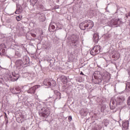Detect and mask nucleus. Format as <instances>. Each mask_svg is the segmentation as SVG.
Instances as JSON below:
<instances>
[{
	"label": "nucleus",
	"instance_id": "obj_1",
	"mask_svg": "<svg viewBox=\"0 0 130 130\" xmlns=\"http://www.w3.org/2000/svg\"><path fill=\"white\" fill-rule=\"evenodd\" d=\"M96 74V73H94L93 74L94 78L95 79V81H94V79H92V81L94 83V84H100L101 82H102V80H103V78L104 79H106V80H110V74H109L108 72H104L103 74H102L100 71H98L97 72Z\"/></svg>",
	"mask_w": 130,
	"mask_h": 130
},
{
	"label": "nucleus",
	"instance_id": "obj_2",
	"mask_svg": "<svg viewBox=\"0 0 130 130\" xmlns=\"http://www.w3.org/2000/svg\"><path fill=\"white\" fill-rule=\"evenodd\" d=\"M125 101V96L123 95H119L115 97L114 99H111L110 102V108L112 110L115 109L118 105H121L123 101Z\"/></svg>",
	"mask_w": 130,
	"mask_h": 130
},
{
	"label": "nucleus",
	"instance_id": "obj_3",
	"mask_svg": "<svg viewBox=\"0 0 130 130\" xmlns=\"http://www.w3.org/2000/svg\"><path fill=\"white\" fill-rule=\"evenodd\" d=\"M126 16L122 14H118L117 16V18L112 19L108 23L109 27H113L114 26H118L123 23L125 22Z\"/></svg>",
	"mask_w": 130,
	"mask_h": 130
},
{
	"label": "nucleus",
	"instance_id": "obj_4",
	"mask_svg": "<svg viewBox=\"0 0 130 130\" xmlns=\"http://www.w3.org/2000/svg\"><path fill=\"white\" fill-rule=\"evenodd\" d=\"M93 26L94 22L90 20H85L79 24V27L81 30H86L87 28L92 29Z\"/></svg>",
	"mask_w": 130,
	"mask_h": 130
},
{
	"label": "nucleus",
	"instance_id": "obj_5",
	"mask_svg": "<svg viewBox=\"0 0 130 130\" xmlns=\"http://www.w3.org/2000/svg\"><path fill=\"white\" fill-rule=\"evenodd\" d=\"M39 114L43 118H47L50 114V108L47 106H45L40 110Z\"/></svg>",
	"mask_w": 130,
	"mask_h": 130
},
{
	"label": "nucleus",
	"instance_id": "obj_6",
	"mask_svg": "<svg viewBox=\"0 0 130 130\" xmlns=\"http://www.w3.org/2000/svg\"><path fill=\"white\" fill-rule=\"evenodd\" d=\"M16 68L19 71H21V70H23L25 67V63L22 59H17L15 62Z\"/></svg>",
	"mask_w": 130,
	"mask_h": 130
},
{
	"label": "nucleus",
	"instance_id": "obj_7",
	"mask_svg": "<svg viewBox=\"0 0 130 130\" xmlns=\"http://www.w3.org/2000/svg\"><path fill=\"white\" fill-rule=\"evenodd\" d=\"M43 84L45 86H48L49 87H51V86L55 87V86H56V82L53 80L48 81L47 79H45L43 82Z\"/></svg>",
	"mask_w": 130,
	"mask_h": 130
},
{
	"label": "nucleus",
	"instance_id": "obj_8",
	"mask_svg": "<svg viewBox=\"0 0 130 130\" xmlns=\"http://www.w3.org/2000/svg\"><path fill=\"white\" fill-rule=\"evenodd\" d=\"M41 86L39 85H35L31 87H30L28 90H27V93L29 94H31V95H33L35 94V92H36V90L38 89V88H40Z\"/></svg>",
	"mask_w": 130,
	"mask_h": 130
},
{
	"label": "nucleus",
	"instance_id": "obj_9",
	"mask_svg": "<svg viewBox=\"0 0 130 130\" xmlns=\"http://www.w3.org/2000/svg\"><path fill=\"white\" fill-rule=\"evenodd\" d=\"M93 42L95 43H98V42L100 40L99 39V34L97 33H94L93 35V38H92Z\"/></svg>",
	"mask_w": 130,
	"mask_h": 130
},
{
	"label": "nucleus",
	"instance_id": "obj_10",
	"mask_svg": "<svg viewBox=\"0 0 130 130\" xmlns=\"http://www.w3.org/2000/svg\"><path fill=\"white\" fill-rule=\"evenodd\" d=\"M80 113L82 116H86L88 114V109L86 108H82L80 111Z\"/></svg>",
	"mask_w": 130,
	"mask_h": 130
},
{
	"label": "nucleus",
	"instance_id": "obj_11",
	"mask_svg": "<svg viewBox=\"0 0 130 130\" xmlns=\"http://www.w3.org/2000/svg\"><path fill=\"white\" fill-rule=\"evenodd\" d=\"M23 60L25 61V63H24L25 65L27 64V66H29V64H30V58L27 55H25L23 57Z\"/></svg>",
	"mask_w": 130,
	"mask_h": 130
},
{
	"label": "nucleus",
	"instance_id": "obj_12",
	"mask_svg": "<svg viewBox=\"0 0 130 130\" xmlns=\"http://www.w3.org/2000/svg\"><path fill=\"white\" fill-rule=\"evenodd\" d=\"M93 49L94 50V52L98 54L101 51V47L99 45H96L94 47Z\"/></svg>",
	"mask_w": 130,
	"mask_h": 130
},
{
	"label": "nucleus",
	"instance_id": "obj_13",
	"mask_svg": "<svg viewBox=\"0 0 130 130\" xmlns=\"http://www.w3.org/2000/svg\"><path fill=\"white\" fill-rule=\"evenodd\" d=\"M12 76L13 77V79H12V80H13V81H17L20 75H19V74H16V73L15 72H12Z\"/></svg>",
	"mask_w": 130,
	"mask_h": 130
},
{
	"label": "nucleus",
	"instance_id": "obj_14",
	"mask_svg": "<svg viewBox=\"0 0 130 130\" xmlns=\"http://www.w3.org/2000/svg\"><path fill=\"white\" fill-rule=\"evenodd\" d=\"M101 111L104 113H108V112H109V110L105 106H103L101 107Z\"/></svg>",
	"mask_w": 130,
	"mask_h": 130
},
{
	"label": "nucleus",
	"instance_id": "obj_15",
	"mask_svg": "<svg viewBox=\"0 0 130 130\" xmlns=\"http://www.w3.org/2000/svg\"><path fill=\"white\" fill-rule=\"evenodd\" d=\"M23 12V8H22V6H17V9L15 11V14H17L18 15L19 14H21Z\"/></svg>",
	"mask_w": 130,
	"mask_h": 130
},
{
	"label": "nucleus",
	"instance_id": "obj_16",
	"mask_svg": "<svg viewBox=\"0 0 130 130\" xmlns=\"http://www.w3.org/2000/svg\"><path fill=\"white\" fill-rule=\"evenodd\" d=\"M128 124H129V122L128 121H123L122 123V126L123 128H124L125 129H128Z\"/></svg>",
	"mask_w": 130,
	"mask_h": 130
},
{
	"label": "nucleus",
	"instance_id": "obj_17",
	"mask_svg": "<svg viewBox=\"0 0 130 130\" xmlns=\"http://www.w3.org/2000/svg\"><path fill=\"white\" fill-rule=\"evenodd\" d=\"M72 40L74 42V44H73V46L74 47V48H76L77 47V44H76V42L78 41V37L73 36L72 38Z\"/></svg>",
	"mask_w": 130,
	"mask_h": 130
},
{
	"label": "nucleus",
	"instance_id": "obj_18",
	"mask_svg": "<svg viewBox=\"0 0 130 130\" xmlns=\"http://www.w3.org/2000/svg\"><path fill=\"white\" fill-rule=\"evenodd\" d=\"M60 80L63 84H67L68 83V78L65 76L62 75L60 77Z\"/></svg>",
	"mask_w": 130,
	"mask_h": 130
},
{
	"label": "nucleus",
	"instance_id": "obj_19",
	"mask_svg": "<svg viewBox=\"0 0 130 130\" xmlns=\"http://www.w3.org/2000/svg\"><path fill=\"white\" fill-rule=\"evenodd\" d=\"M0 55L1 56H6L7 55V52H6V49L4 48L0 49Z\"/></svg>",
	"mask_w": 130,
	"mask_h": 130
},
{
	"label": "nucleus",
	"instance_id": "obj_20",
	"mask_svg": "<svg viewBox=\"0 0 130 130\" xmlns=\"http://www.w3.org/2000/svg\"><path fill=\"white\" fill-rule=\"evenodd\" d=\"M103 123H104V126L107 127V126L109 124V120L105 119L103 121Z\"/></svg>",
	"mask_w": 130,
	"mask_h": 130
},
{
	"label": "nucleus",
	"instance_id": "obj_21",
	"mask_svg": "<svg viewBox=\"0 0 130 130\" xmlns=\"http://www.w3.org/2000/svg\"><path fill=\"white\" fill-rule=\"evenodd\" d=\"M55 95L56 99H58L59 100V99L61 98V93H60V92H59V91L56 92Z\"/></svg>",
	"mask_w": 130,
	"mask_h": 130
},
{
	"label": "nucleus",
	"instance_id": "obj_22",
	"mask_svg": "<svg viewBox=\"0 0 130 130\" xmlns=\"http://www.w3.org/2000/svg\"><path fill=\"white\" fill-rule=\"evenodd\" d=\"M38 0H30V5L31 6H32V7H34L36 4H37V2Z\"/></svg>",
	"mask_w": 130,
	"mask_h": 130
},
{
	"label": "nucleus",
	"instance_id": "obj_23",
	"mask_svg": "<svg viewBox=\"0 0 130 130\" xmlns=\"http://www.w3.org/2000/svg\"><path fill=\"white\" fill-rule=\"evenodd\" d=\"M15 56H17V57H22V53L19 51H15Z\"/></svg>",
	"mask_w": 130,
	"mask_h": 130
},
{
	"label": "nucleus",
	"instance_id": "obj_24",
	"mask_svg": "<svg viewBox=\"0 0 130 130\" xmlns=\"http://www.w3.org/2000/svg\"><path fill=\"white\" fill-rule=\"evenodd\" d=\"M39 20L40 21H41V22H44L45 20H46V18H45V15L44 14L43 15L40 16Z\"/></svg>",
	"mask_w": 130,
	"mask_h": 130
},
{
	"label": "nucleus",
	"instance_id": "obj_25",
	"mask_svg": "<svg viewBox=\"0 0 130 130\" xmlns=\"http://www.w3.org/2000/svg\"><path fill=\"white\" fill-rule=\"evenodd\" d=\"M126 90L130 92V82L126 83Z\"/></svg>",
	"mask_w": 130,
	"mask_h": 130
},
{
	"label": "nucleus",
	"instance_id": "obj_26",
	"mask_svg": "<svg viewBox=\"0 0 130 130\" xmlns=\"http://www.w3.org/2000/svg\"><path fill=\"white\" fill-rule=\"evenodd\" d=\"M15 90L17 91L14 92V94H19V93H21V88L20 87H16Z\"/></svg>",
	"mask_w": 130,
	"mask_h": 130
},
{
	"label": "nucleus",
	"instance_id": "obj_27",
	"mask_svg": "<svg viewBox=\"0 0 130 130\" xmlns=\"http://www.w3.org/2000/svg\"><path fill=\"white\" fill-rule=\"evenodd\" d=\"M90 54L91 55H96V54H98L96 53V52H95V50L93 48H92L90 51Z\"/></svg>",
	"mask_w": 130,
	"mask_h": 130
},
{
	"label": "nucleus",
	"instance_id": "obj_28",
	"mask_svg": "<svg viewBox=\"0 0 130 130\" xmlns=\"http://www.w3.org/2000/svg\"><path fill=\"white\" fill-rule=\"evenodd\" d=\"M36 15L40 18L41 16H43L44 14L42 13V12H37Z\"/></svg>",
	"mask_w": 130,
	"mask_h": 130
},
{
	"label": "nucleus",
	"instance_id": "obj_29",
	"mask_svg": "<svg viewBox=\"0 0 130 130\" xmlns=\"http://www.w3.org/2000/svg\"><path fill=\"white\" fill-rule=\"evenodd\" d=\"M50 28L52 29V30H54L55 29V26L54 25H50L49 27V31H50Z\"/></svg>",
	"mask_w": 130,
	"mask_h": 130
},
{
	"label": "nucleus",
	"instance_id": "obj_30",
	"mask_svg": "<svg viewBox=\"0 0 130 130\" xmlns=\"http://www.w3.org/2000/svg\"><path fill=\"white\" fill-rule=\"evenodd\" d=\"M99 126L96 125L92 127L91 130H99Z\"/></svg>",
	"mask_w": 130,
	"mask_h": 130
},
{
	"label": "nucleus",
	"instance_id": "obj_31",
	"mask_svg": "<svg viewBox=\"0 0 130 130\" xmlns=\"http://www.w3.org/2000/svg\"><path fill=\"white\" fill-rule=\"evenodd\" d=\"M48 99H51V100H52V101H54V96H53V95L49 96V97H48Z\"/></svg>",
	"mask_w": 130,
	"mask_h": 130
},
{
	"label": "nucleus",
	"instance_id": "obj_32",
	"mask_svg": "<svg viewBox=\"0 0 130 130\" xmlns=\"http://www.w3.org/2000/svg\"><path fill=\"white\" fill-rule=\"evenodd\" d=\"M39 8L41 9V10H44V6L43 5L40 4Z\"/></svg>",
	"mask_w": 130,
	"mask_h": 130
},
{
	"label": "nucleus",
	"instance_id": "obj_33",
	"mask_svg": "<svg viewBox=\"0 0 130 130\" xmlns=\"http://www.w3.org/2000/svg\"><path fill=\"white\" fill-rule=\"evenodd\" d=\"M16 19L17 20V21H21V17H20V16H17L16 17Z\"/></svg>",
	"mask_w": 130,
	"mask_h": 130
},
{
	"label": "nucleus",
	"instance_id": "obj_34",
	"mask_svg": "<svg viewBox=\"0 0 130 130\" xmlns=\"http://www.w3.org/2000/svg\"><path fill=\"white\" fill-rule=\"evenodd\" d=\"M127 104L128 106L130 105V96L128 98V100H127Z\"/></svg>",
	"mask_w": 130,
	"mask_h": 130
},
{
	"label": "nucleus",
	"instance_id": "obj_35",
	"mask_svg": "<svg viewBox=\"0 0 130 130\" xmlns=\"http://www.w3.org/2000/svg\"><path fill=\"white\" fill-rule=\"evenodd\" d=\"M69 120H70V121H72V120H73V118L72 117V116H70L68 118Z\"/></svg>",
	"mask_w": 130,
	"mask_h": 130
},
{
	"label": "nucleus",
	"instance_id": "obj_36",
	"mask_svg": "<svg viewBox=\"0 0 130 130\" xmlns=\"http://www.w3.org/2000/svg\"><path fill=\"white\" fill-rule=\"evenodd\" d=\"M116 7H117V10L116 13H117V11L119 10V9H120V7L118 5H116Z\"/></svg>",
	"mask_w": 130,
	"mask_h": 130
},
{
	"label": "nucleus",
	"instance_id": "obj_37",
	"mask_svg": "<svg viewBox=\"0 0 130 130\" xmlns=\"http://www.w3.org/2000/svg\"><path fill=\"white\" fill-rule=\"evenodd\" d=\"M30 35H31V36H32L34 38H35V37H36V35H35V34L30 33Z\"/></svg>",
	"mask_w": 130,
	"mask_h": 130
},
{
	"label": "nucleus",
	"instance_id": "obj_38",
	"mask_svg": "<svg viewBox=\"0 0 130 130\" xmlns=\"http://www.w3.org/2000/svg\"><path fill=\"white\" fill-rule=\"evenodd\" d=\"M54 10H56V9H59V6H55L54 8H53Z\"/></svg>",
	"mask_w": 130,
	"mask_h": 130
},
{
	"label": "nucleus",
	"instance_id": "obj_39",
	"mask_svg": "<svg viewBox=\"0 0 130 130\" xmlns=\"http://www.w3.org/2000/svg\"><path fill=\"white\" fill-rule=\"evenodd\" d=\"M80 75H82V77H87V76L85 75V74H84L82 72L80 73Z\"/></svg>",
	"mask_w": 130,
	"mask_h": 130
},
{
	"label": "nucleus",
	"instance_id": "obj_40",
	"mask_svg": "<svg viewBox=\"0 0 130 130\" xmlns=\"http://www.w3.org/2000/svg\"><path fill=\"white\" fill-rule=\"evenodd\" d=\"M109 5H110L109 4H108V5L106 8V12H108V13H109V11L107 10V8H108V6H109Z\"/></svg>",
	"mask_w": 130,
	"mask_h": 130
},
{
	"label": "nucleus",
	"instance_id": "obj_41",
	"mask_svg": "<svg viewBox=\"0 0 130 130\" xmlns=\"http://www.w3.org/2000/svg\"><path fill=\"white\" fill-rule=\"evenodd\" d=\"M5 56H7L8 58H10V59H12V58H11V57L8 55H6Z\"/></svg>",
	"mask_w": 130,
	"mask_h": 130
},
{
	"label": "nucleus",
	"instance_id": "obj_42",
	"mask_svg": "<svg viewBox=\"0 0 130 130\" xmlns=\"http://www.w3.org/2000/svg\"><path fill=\"white\" fill-rule=\"evenodd\" d=\"M25 28L23 29V32L26 34V33H27V31H25Z\"/></svg>",
	"mask_w": 130,
	"mask_h": 130
},
{
	"label": "nucleus",
	"instance_id": "obj_43",
	"mask_svg": "<svg viewBox=\"0 0 130 130\" xmlns=\"http://www.w3.org/2000/svg\"><path fill=\"white\" fill-rule=\"evenodd\" d=\"M8 123H9V121H7L6 122V124H8Z\"/></svg>",
	"mask_w": 130,
	"mask_h": 130
},
{
	"label": "nucleus",
	"instance_id": "obj_44",
	"mask_svg": "<svg viewBox=\"0 0 130 130\" xmlns=\"http://www.w3.org/2000/svg\"><path fill=\"white\" fill-rule=\"evenodd\" d=\"M22 129H23V130H26V129L25 128V127H22Z\"/></svg>",
	"mask_w": 130,
	"mask_h": 130
},
{
	"label": "nucleus",
	"instance_id": "obj_45",
	"mask_svg": "<svg viewBox=\"0 0 130 130\" xmlns=\"http://www.w3.org/2000/svg\"><path fill=\"white\" fill-rule=\"evenodd\" d=\"M23 121H24V120L21 121V123H23Z\"/></svg>",
	"mask_w": 130,
	"mask_h": 130
},
{
	"label": "nucleus",
	"instance_id": "obj_46",
	"mask_svg": "<svg viewBox=\"0 0 130 130\" xmlns=\"http://www.w3.org/2000/svg\"><path fill=\"white\" fill-rule=\"evenodd\" d=\"M49 32H51V28H50Z\"/></svg>",
	"mask_w": 130,
	"mask_h": 130
},
{
	"label": "nucleus",
	"instance_id": "obj_47",
	"mask_svg": "<svg viewBox=\"0 0 130 130\" xmlns=\"http://www.w3.org/2000/svg\"><path fill=\"white\" fill-rule=\"evenodd\" d=\"M9 78H13V76H9Z\"/></svg>",
	"mask_w": 130,
	"mask_h": 130
},
{
	"label": "nucleus",
	"instance_id": "obj_48",
	"mask_svg": "<svg viewBox=\"0 0 130 130\" xmlns=\"http://www.w3.org/2000/svg\"><path fill=\"white\" fill-rule=\"evenodd\" d=\"M57 28H58V29H59V27H58V25H57Z\"/></svg>",
	"mask_w": 130,
	"mask_h": 130
},
{
	"label": "nucleus",
	"instance_id": "obj_49",
	"mask_svg": "<svg viewBox=\"0 0 130 130\" xmlns=\"http://www.w3.org/2000/svg\"><path fill=\"white\" fill-rule=\"evenodd\" d=\"M5 115H7V113H5Z\"/></svg>",
	"mask_w": 130,
	"mask_h": 130
}]
</instances>
